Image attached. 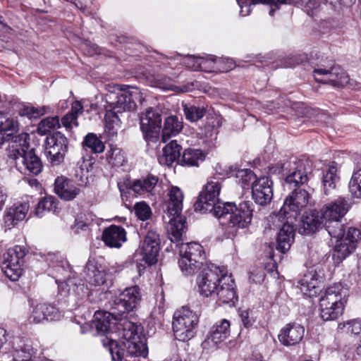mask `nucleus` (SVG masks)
<instances>
[{"label":"nucleus","instance_id":"f257e3e1","mask_svg":"<svg viewBox=\"0 0 361 361\" xmlns=\"http://www.w3.org/2000/svg\"><path fill=\"white\" fill-rule=\"evenodd\" d=\"M123 337L126 340L123 342L124 349H121L118 343L106 338L102 340L103 344L108 348L113 361H121L124 355L123 350L133 357H146L148 354L146 338L139 334L140 327L135 323L125 320L122 324Z\"/></svg>","mask_w":361,"mask_h":361},{"label":"nucleus","instance_id":"f03ea898","mask_svg":"<svg viewBox=\"0 0 361 361\" xmlns=\"http://www.w3.org/2000/svg\"><path fill=\"white\" fill-rule=\"evenodd\" d=\"M140 300V295H111L109 300L108 305L111 312H96L94 314V326L98 333H109L112 326L116 324L114 321H119L118 329H122V324L126 319H123V315L137 306Z\"/></svg>","mask_w":361,"mask_h":361},{"label":"nucleus","instance_id":"7ed1b4c3","mask_svg":"<svg viewBox=\"0 0 361 361\" xmlns=\"http://www.w3.org/2000/svg\"><path fill=\"white\" fill-rule=\"evenodd\" d=\"M197 277V284L200 293H235L236 285L231 276L227 275L224 267L209 263L202 267Z\"/></svg>","mask_w":361,"mask_h":361},{"label":"nucleus","instance_id":"20e7f679","mask_svg":"<svg viewBox=\"0 0 361 361\" xmlns=\"http://www.w3.org/2000/svg\"><path fill=\"white\" fill-rule=\"evenodd\" d=\"M167 213L171 218L167 228L169 238L178 244L186 231V219L180 215L183 209V192L178 186L171 185L168 189Z\"/></svg>","mask_w":361,"mask_h":361},{"label":"nucleus","instance_id":"39448f33","mask_svg":"<svg viewBox=\"0 0 361 361\" xmlns=\"http://www.w3.org/2000/svg\"><path fill=\"white\" fill-rule=\"evenodd\" d=\"M253 204L250 201H243L238 206L234 203L226 202L224 207L219 208L218 219H221L222 224H226L230 228H247L252 221Z\"/></svg>","mask_w":361,"mask_h":361},{"label":"nucleus","instance_id":"423d86ee","mask_svg":"<svg viewBox=\"0 0 361 361\" xmlns=\"http://www.w3.org/2000/svg\"><path fill=\"white\" fill-rule=\"evenodd\" d=\"M350 207L348 200L339 197L336 200L325 204L321 209L322 218L324 221V228L330 236H338L342 229L345 228L341 223V219Z\"/></svg>","mask_w":361,"mask_h":361},{"label":"nucleus","instance_id":"0eeeda50","mask_svg":"<svg viewBox=\"0 0 361 361\" xmlns=\"http://www.w3.org/2000/svg\"><path fill=\"white\" fill-rule=\"evenodd\" d=\"M281 172L285 176V187L292 190L302 187L309 180L311 172V164L307 160L291 157L281 164Z\"/></svg>","mask_w":361,"mask_h":361},{"label":"nucleus","instance_id":"6e6552de","mask_svg":"<svg viewBox=\"0 0 361 361\" xmlns=\"http://www.w3.org/2000/svg\"><path fill=\"white\" fill-rule=\"evenodd\" d=\"M199 322L198 314L188 307L177 310L173 318V330L175 338L180 341H188L193 338Z\"/></svg>","mask_w":361,"mask_h":361},{"label":"nucleus","instance_id":"1a4fd4ad","mask_svg":"<svg viewBox=\"0 0 361 361\" xmlns=\"http://www.w3.org/2000/svg\"><path fill=\"white\" fill-rule=\"evenodd\" d=\"M178 265L185 275L194 274L205 264V253L202 246L195 242L182 243L180 247Z\"/></svg>","mask_w":361,"mask_h":361},{"label":"nucleus","instance_id":"9d476101","mask_svg":"<svg viewBox=\"0 0 361 361\" xmlns=\"http://www.w3.org/2000/svg\"><path fill=\"white\" fill-rule=\"evenodd\" d=\"M221 186L218 181L209 180L200 192L195 203V209L200 213H212L215 217L219 215V208L224 207L226 203L219 201Z\"/></svg>","mask_w":361,"mask_h":361},{"label":"nucleus","instance_id":"9b49d317","mask_svg":"<svg viewBox=\"0 0 361 361\" xmlns=\"http://www.w3.org/2000/svg\"><path fill=\"white\" fill-rule=\"evenodd\" d=\"M292 190L293 192L285 199L283 207L275 214L276 219L283 221L287 216L290 221H295L300 211L307 205L310 198L307 191L302 187Z\"/></svg>","mask_w":361,"mask_h":361},{"label":"nucleus","instance_id":"f8f14e48","mask_svg":"<svg viewBox=\"0 0 361 361\" xmlns=\"http://www.w3.org/2000/svg\"><path fill=\"white\" fill-rule=\"evenodd\" d=\"M342 233L338 236H331L336 238L333 252V259L338 264L355 250L361 239V231L356 228L348 227L347 231L343 228Z\"/></svg>","mask_w":361,"mask_h":361},{"label":"nucleus","instance_id":"ddd939ff","mask_svg":"<svg viewBox=\"0 0 361 361\" xmlns=\"http://www.w3.org/2000/svg\"><path fill=\"white\" fill-rule=\"evenodd\" d=\"M51 271L58 284L59 292L77 293L83 291V285H78L75 281V274L72 271V268L68 261L63 260L57 262Z\"/></svg>","mask_w":361,"mask_h":361},{"label":"nucleus","instance_id":"4468645a","mask_svg":"<svg viewBox=\"0 0 361 361\" xmlns=\"http://www.w3.org/2000/svg\"><path fill=\"white\" fill-rule=\"evenodd\" d=\"M28 250L23 245H16L9 248L4 255L1 269L11 281H17L22 274L23 259Z\"/></svg>","mask_w":361,"mask_h":361},{"label":"nucleus","instance_id":"2eb2a0df","mask_svg":"<svg viewBox=\"0 0 361 361\" xmlns=\"http://www.w3.org/2000/svg\"><path fill=\"white\" fill-rule=\"evenodd\" d=\"M137 94V88H128V90H120L118 93H110L106 95V102L111 108L109 113L114 114L117 121H119L118 114L130 111L135 108V100Z\"/></svg>","mask_w":361,"mask_h":361},{"label":"nucleus","instance_id":"dca6fc26","mask_svg":"<svg viewBox=\"0 0 361 361\" xmlns=\"http://www.w3.org/2000/svg\"><path fill=\"white\" fill-rule=\"evenodd\" d=\"M140 130L147 142H157L161 129V115L159 110L152 107L147 108L140 118Z\"/></svg>","mask_w":361,"mask_h":361},{"label":"nucleus","instance_id":"f3484780","mask_svg":"<svg viewBox=\"0 0 361 361\" xmlns=\"http://www.w3.org/2000/svg\"><path fill=\"white\" fill-rule=\"evenodd\" d=\"M347 297L342 295H324L319 300L320 315L323 320L337 319L343 314Z\"/></svg>","mask_w":361,"mask_h":361},{"label":"nucleus","instance_id":"a211bd4d","mask_svg":"<svg viewBox=\"0 0 361 361\" xmlns=\"http://www.w3.org/2000/svg\"><path fill=\"white\" fill-rule=\"evenodd\" d=\"M45 145L46 153L50 163L54 166L62 163L68 151L66 137L60 132H56L46 138Z\"/></svg>","mask_w":361,"mask_h":361},{"label":"nucleus","instance_id":"6ab92c4d","mask_svg":"<svg viewBox=\"0 0 361 361\" xmlns=\"http://www.w3.org/2000/svg\"><path fill=\"white\" fill-rule=\"evenodd\" d=\"M313 74L317 82L329 84L333 87H343L349 82L348 74L338 65H334L329 68H315Z\"/></svg>","mask_w":361,"mask_h":361},{"label":"nucleus","instance_id":"aec40b11","mask_svg":"<svg viewBox=\"0 0 361 361\" xmlns=\"http://www.w3.org/2000/svg\"><path fill=\"white\" fill-rule=\"evenodd\" d=\"M271 219L275 226L281 227L276 238V249L281 253H286L294 241L295 221H290L287 216L283 221L276 219L275 214L271 216Z\"/></svg>","mask_w":361,"mask_h":361},{"label":"nucleus","instance_id":"412c9836","mask_svg":"<svg viewBox=\"0 0 361 361\" xmlns=\"http://www.w3.org/2000/svg\"><path fill=\"white\" fill-rule=\"evenodd\" d=\"M29 134L22 133L13 136L8 141L6 155L9 161L14 164L16 168L18 166V163L22 161L20 158L24 159L29 152Z\"/></svg>","mask_w":361,"mask_h":361},{"label":"nucleus","instance_id":"4be33fe9","mask_svg":"<svg viewBox=\"0 0 361 361\" xmlns=\"http://www.w3.org/2000/svg\"><path fill=\"white\" fill-rule=\"evenodd\" d=\"M160 250V238L159 233L153 229L147 231L141 245L140 254L142 260L149 265L157 262V256Z\"/></svg>","mask_w":361,"mask_h":361},{"label":"nucleus","instance_id":"5701e85b","mask_svg":"<svg viewBox=\"0 0 361 361\" xmlns=\"http://www.w3.org/2000/svg\"><path fill=\"white\" fill-rule=\"evenodd\" d=\"M158 181L159 178L156 176L150 174L144 178L134 180L131 183L126 185L125 183H118V187L121 195H123L126 189L128 193L132 191L139 195H153Z\"/></svg>","mask_w":361,"mask_h":361},{"label":"nucleus","instance_id":"b1692460","mask_svg":"<svg viewBox=\"0 0 361 361\" xmlns=\"http://www.w3.org/2000/svg\"><path fill=\"white\" fill-rule=\"evenodd\" d=\"M252 196L256 204L267 205L273 198V182L270 178L263 176L252 183Z\"/></svg>","mask_w":361,"mask_h":361},{"label":"nucleus","instance_id":"393cba45","mask_svg":"<svg viewBox=\"0 0 361 361\" xmlns=\"http://www.w3.org/2000/svg\"><path fill=\"white\" fill-rule=\"evenodd\" d=\"M54 192L63 200L71 201L80 192V189L72 184L71 180L61 176L56 178L54 184Z\"/></svg>","mask_w":361,"mask_h":361},{"label":"nucleus","instance_id":"a878e982","mask_svg":"<svg viewBox=\"0 0 361 361\" xmlns=\"http://www.w3.org/2000/svg\"><path fill=\"white\" fill-rule=\"evenodd\" d=\"M230 334V322L224 319L214 324L210 331L209 335L203 342L204 348L207 346H216L224 341Z\"/></svg>","mask_w":361,"mask_h":361},{"label":"nucleus","instance_id":"bb28decb","mask_svg":"<svg viewBox=\"0 0 361 361\" xmlns=\"http://www.w3.org/2000/svg\"><path fill=\"white\" fill-rule=\"evenodd\" d=\"M305 334V329L298 324H288L283 328L278 336L283 345L289 346L299 343Z\"/></svg>","mask_w":361,"mask_h":361},{"label":"nucleus","instance_id":"cd10ccee","mask_svg":"<svg viewBox=\"0 0 361 361\" xmlns=\"http://www.w3.org/2000/svg\"><path fill=\"white\" fill-rule=\"evenodd\" d=\"M30 209V204L26 202L15 203L9 207L4 217L5 226L8 228L15 226L19 221L26 218Z\"/></svg>","mask_w":361,"mask_h":361},{"label":"nucleus","instance_id":"c85d7f7f","mask_svg":"<svg viewBox=\"0 0 361 361\" xmlns=\"http://www.w3.org/2000/svg\"><path fill=\"white\" fill-rule=\"evenodd\" d=\"M102 239L108 247L119 248L127 240L126 231L121 226L111 225L103 231Z\"/></svg>","mask_w":361,"mask_h":361},{"label":"nucleus","instance_id":"c756f323","mask_svg":"<svg viewBox=\"0 0 361 361\" xmlns=\"http://www.w3.org/2000/svg\"><path fill=\"white\" fill-rule=\"evenodd\" d=\"M20 162L16 168L20 173L25 174L38 175L43 169V164L40 158L35 153L34 149H31L24 159H21Z\"/></svg>","mask_w":361,"mask_h":361},{"label":"nucleus","instance_id":"7c9ffc66","mask_svg":"<svg viewBox=\"0 0 361 361\" xmlns=\"http://www.w3.org/2000/svg\"><path fill=\"white\" fill-rule=\"evenodd\" d=\"M302 233L311 235L315 233L319 228L324 227V221L322 218L321 212L310 210L305 212L302 218Z\"/></svg>","mask_w":361,"mask_h":361},{"label":"nucleus","instance_id":"2f4dec72","mask_svg":"<svg viewBox=\"0 0 361 361\" xmlns=\"http://www.w3.org/2000/svg\"><path fill=\"white\" fill-rule=\"evenodd\" d=\"M182 147L176 140H172L162 149L161 154L158 157V161L162 166H170L176 160L181 158Z\"/></svg>","mask_w":361,"mask_h":361},{"label":"nucleus","instance_id":"473e14b6","mask_svg":"<svg viewBox=\"0 0 361 361\" xmlns=\"http://www.w3.org/2000/svg\"><path fill=\"white\" fill-rule=\"evenodd\" d=\"M183 128V119L177 116H169L164 119L161 130V141L166 142L171 137L178 135Z\"/></svg>","mask_w":361,"mask_h":361},{"label":"nucleus","instance_id":"72a5a7b5","mask_svg":"<svg viewBox=\"0 0 361 361\" xmlns=\"http://www.w3.org/2000/svg\"><path fill=\"white\" fill-rule=\"evenodd\" d=\"M94 260H88L85 267L86 280L92 285L100 286L105 282V273Z\"/></svg>","mask_w":361,"mask_h":361},{"label":"nucleus","instance_id":"f704fd0d","mask_svg":"<svg viewBox=\"0 0 361 361\" xmlns=\"http://www.w3.org/2000/svg\"><path fill=\"white\" fill-rule=\"evenodd\" d=\"M206 153L200 149L187 148L183 151L179 162L182 166H198L203 162Z\"/></svg>","mask_w":361,"mask_h":361},{"label":"nucleus","instance_id":"c9c22d12","mask_svg":"<svg viewBox=\"0 0 361 361\" xmlns=\"http://www.w3.org/2000/svg\"><path fill=\"white\" fill-rule=\"evenodd\" d=\"M322 183L324 185V193L328 194V191L335 188L336 183L339 181V176L337 175V167L335 162L326 166L323 169Z\"/></svg>","mask_w":361,"mask_h":361},{"label":"nucleus","instance_id":"e433bc0d","mask_svg":"<svg viewBox=\"0 0 361 361\" xmlns=\"http://www.w3.org/2000/svg\"><path fill=\"white\" fill-rule=\"evenodd\" d=\"M88 166H90L89 161L82 158L78 161L71 172V176L80 186H86L88 183Z\"/></svg>","mask_w":361,"mask_h":361},{"label":"nucleus","instance_id":"4c0bfd02","mask_svg":"<svg viewBox=\"0 0 361 361\" xmlns=\"http://www.w3.org/2000/svg\"><path fill=\"white\" fill-rule=\"evenodd\" d=\"M83 106L80 102L75 101L72 104L71 110L62 118L61 123L66 129L72 128L73 126H78V116L82 114Z\"/></svg>","mask_w":361,"mask_h":361},{"label":"nucleus","instance_id":"58836bf2","mask_svg":"<svg viewBox=\"0 0 361 361\" xmlns=\"http://www.w3.org/2000/svg\"><path fill=\"white\" fill-rule=\"evenodd\" d=\"M152 80L155 86L164 90H170L176 92H187L191 90L188 86H183L181 87L173 85L171 83V78L163 74L154 75Z\"/></svg>","mask_w":361,"mask_h":361},{"label":"nucleus","instance_id":"ea45409f","mask_svg":"<svg viewBox=\"0 0 361 361\" xmlns=\"http://www.w3.org/2000/svg\"><path fill=\"white\" fill-rule=\"evenodd\" d=\"M319 281L312 273L305 274L302 279L298 281L296 288L299 289L302 293L314 291L317 293L319 289Z\"/></svg>","mask_w":361,"mask_h":361},{"label":"nucleus","instance_id":"a19ab883","mask_svg":"<svg viewBox=\"0 0 361 361\" xmlns=\"http://www.w3.org/2000/svg\"><path fill=\"white\" fill-rule=\"evenodd\" d=\"M58 200L53 196H46L41 199L35 208L37 216H42L44 212H56L58 210Z\"/></svg>","mask_w":361,"mask_h":361},{"label":"nucleus","instance_id":"79ce46f5","mask_svg":"<svg viewBox=\"0 0 361 361\" xmlns=\"http://www.w3.org/2000/svg\"><path fill=\"white\" fill-rule=\"evenodd\" d=\"M18 130V122L8 114L0 112V132L13 135Z\"/></svg>","mask_w":361,"mask_h":361},{"label":"nucleus","instance_id":"37998d69","mask_svg":"<svg viewBox=\"0 0 361 361\" xmlns=\"http://www.w3.org/2000/svg\"><path fill=\"white\" fill-rule=\"evenodd\" d=\"M186 119L190 122H196L204 117L207 110L204 106H196L190 104L183 105Z\"/></svg>","mask_w":361,"mask_h":361},{"label":"nucleus","instance_id":"c03bdc74","mask_svg":"<svg viewBox=\"0 0 361 361\" xmlns=\"http://www.w3.org/2000/svg\"><path fill=\"white\" fill-rule=\"evenodd\" d=\"M202 57H196L193 56H188L185 57H181V56L178 54H176L173 56H164V59L168 61H179L185 66L188 67L190 69L194 71H199L200 68V63L201 62Z\"/></svg>","mask_w":361,"mask_h":361},{"label":"nucleus","instance_id":"a18cd8bd","mask_svg":"<svg viewBox=\"0 0 361 361\" xmlns=\"http://www.w3.org/2000/svg\"><path fill=\"white\" fill-rule=\"evenodd\" d=\"M59 127L60 122L58 116L47 117L42 119L38 124L37 133L44 135Z\"/></svg>","mask_w":361,"mask_h":361},{"label":"nucleus","instance_id":"49530a36","mask_svg":"<svg viewBox=\"0 0 361 361\" xmlns=\"http://www.w3.org/2000/svg\"><path fill=\"white\" fill-rule=\"evenodd\" d=\"M84 146L88 147L94 153H102L104 150L103 142L97 136L96 134L90 133L85 137L82 142Z\"/></svg>","mask_w":361,"mask_h":361},{"label":"nucleus","instance_id":"de8ad7c7","mask_svg":"<svg viewBox=\"0 0 361 361\" xmlns=\"http://www.w3.org/2000/svg\"><path fill=\"white\" fill-rule=\"evenodd\" d=\"M20 349L15 350L13 355V361H28L32 357L35 351L32 346L29 343H23L20 346Z\"/></svg>","mask_w":361,"mask_h":361},{"label":"nucleus","instance_id":"09e8293b","mask_svg":"<svg viewBox=\"0 0 361 361\" xmlns=\"http://www.w3.org/2000/svg\"><path fill=\"white\" fill-rule=\"evenodd\" d=\"M47 310V303H38L34 307L28 318L30 323L39 324L46 321L44 311Z\"/></svg>","mask_w":361,"mask_h":361},{"label":"nucleus","instance_id":"8fccbe9b","mask_svg":"<svg viewBox=\"0 0 361 361\" xmlns=\"http://www.w3.org/2000/svg\"><path fill=\"white\" fill-rule=\"evenodd\" d=\"M349 190L357 198H361V168L355 171L349 182Z\"/></svg>","mask_w":361,"mask_h":361},{"label":"nucleus","instance_id":"3c124183","mask_svg":"<svg viewBox=\"0 0 361 361\" xmlns=\"http://www.w3.org/2000/svg\"><path fill=\"white\" fill-rule=\"evenodd\" d=\"M110 164L114 166H121L126 162V157L122 149L117 147H111L107 157Z\"/></svg>","mask_w":361,"mask_h":361},{"label":"nucleus","instance_id":"603ef678","mask_svg":"<svg viewBox=\"0 0 361 361\" xmlns=\"http://www.w3.org/2000/svg\"><path fill=\"white\" fill-rule=\"evenodd\" d=\"M219 62H217V58L214 56L202 57L200 63L199 71L205 72H217V66H219Z\"/></svg>","mask_w":361,"mask_h":361},{"label":"nucleus","instance_id":"864d4df0","mask_svg":"<svg viewBox=\"0 0 361 361\" xmlns=\"http://www.w3.org/2000/svg\"><path fill=\"white\" fill-rule=\"evenodd\" d=\"M134 211L137 218L142 221L147 220L152 215L149 206L145 202H137L134 206Z\"/></svg>","mask_w":361,"mask_h":361},{"label":"nucleus","instance_id":"5fc2aeb1","mask_svg":"<svg viewBox=\"0 0 361 361\" xmlns=\"http://www.w3.org/2000/svg\"><path fill=\"white\" fill-rule=\"evenodd\" d=\"M339 329H346L348 333L357 335L361 331V319H355L340 323L338 324Z\"/></svg>","mask_w":361,"mask_h":361},{"label":"nucleus","instance_id":"6e6d98bb","mask_svg":"<svg viewBox=\"0 0 361 361\" xmlns=\"http://www.w3.org/2000/svg\"><path fill=\"white\" fill-rule=\"evenodd\" d=\"M255 175L250 169H241L236 173V178L243 188H245L254 179Z\"/></svg>","mask_w":361,"mask_h":361},{"label":"nucleus","instance_id":"4d7b16f0","mask_svg":"<svg viewBox=\"0 0 361 361\" xmlns=\"http://www.w3.org/2000/svg\"><path fill=\"white\" fill-rule=\"evenodd\" d=\"M106 120V131L110 136H114L117 135L118 126L119 122L114 117V114L108 112L105 117Z\"/></svg>","mask_w":361,"mask_h":361},{"label":"nucleus","instance_id":"13d9d810","mask_svg":"<svg viewBox=\"0 0 361 361\" xmlns=\"http://www.w3.org/2000/svg\"><path fill=\"white\" fill-rule=\"evenodd\" d=\"M324 4H329L331 9L339 12L343 7H350L355 3V0H322Z\"/></svg>","mask_w":361,"mask_h":361},{"label":"nucleus","instance_id":"bf43d9fd","mask_svg":"<svg viewBox=\"0 0 361 361\" xmlns=\"http://www.w3.org/2000/svg\"><path fill=\"white\" fill-rule=\"evenodd\" d=\"M44 312L47 322L57 321L63 317L62 312L54 305L50 304H47V310Z\"/></svg>","mask_w":361,"mask_h":361},{"label":"nucleus","instance_id":"052dcab7","mask_svg":"<svg viewBox=\"0 0 361 361\" xmlns=\"http://www.w3.org/2000/svg\"><path fill=\"white\" fill-rule=\"evenodd\" d=\"M45 106L40 108L29 106H25L22 110V115L27 116L30 118H37L45 114Z\"/></svg>","mask_w":361,"mask_h":361},{"label":"nucleus","instance_id":"680f3d73","mask_svg":"<svg viewBox=\"0 0 361 361\" xmlns=\"http://www.w3.org/2000/svg\"><path fill=\"white\" fill-rule=\"evenodd\" d=\"M239 316L245 328H250L255 322V319L252 315V312L247 310H239Z\"/></svg>","mask_w":361,"mask_h":361},{"label":"nucleus","instance_id":"e2e57ef3","mask_svg":"<svg viewBox=\"0 0 361 361\" xmlns=\"http://www.w3.org/2000/svg\"><path fill=\"white\" fill-rule=\"evenodd\" d=\"M217 62H219V66H217V71L228 72L235 67V63L231 59L217 58Z\"/></svg>","mask_w":361,"mask_h":361},{"label":"nucleus","instance_id":"0e129e2a","mask_svg":"<svg viewBox=\"0 0 361 361\" xmlns=\"http://www.w3.org/2000/svg\"><path fill=\"white\" fill-rule=\"evenodd\" d=\"M254 4L257 3H262L269 4L271 6V9L269 11V14L273 15V13L275 9H278L279 5L285 4L288 2V0H251Z\"/></svg>","mask_w":361,"mask_h":361},{"label":"nucleus","instance_id":"69168bd1","mask_svg":"<svg viewBox=\"0 0 361 361\" xmlns=\"http://www.w3.org/2000/svg\"><path fill=\"white\" fill-rule=\"evenodd\" d=\"M220 305L225 307H235L238 302V295H224V298L220 299Z\"/></svg>","mask_w":361,"mask_h":361},{"label":"nucleus","instance_id":"338daca9","mask_svg":"<svg viewBox=\"0 0 361 361\" xmlns=\"http://www.w3.org/2000/svg\"><path fill=\"white\" fill-rule=\"evenodd\" d=\"M348 288H345L341 283H335L334 286L329 287L325 293H341L343 291H347Z\"/></svg>","mask_w":361,"mask_h":361},{"label":"nucleus","instance_id":"774afa93","mask_svg":"<svg viewBox=\"0 0 361 361\" xmlns=\"http://www.w3.org/2000/svg\"><path fill=\"white\" fill-rule=\"evenodd\" d=\"M85 216L82 215L78 216V218L75 221L74 228L76 229H84L87 227L90 222L85 219Z\"/></svg>","mask_w":361,"mask_h":361}]
</instances>
